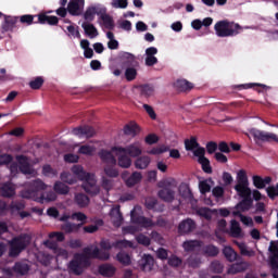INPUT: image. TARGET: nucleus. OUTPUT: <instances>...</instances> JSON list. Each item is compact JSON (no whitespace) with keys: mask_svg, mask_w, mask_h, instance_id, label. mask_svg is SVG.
<instances>
[{"mask_svg":"<svg viewBox=\"0 0 278 278\" xmlns=\"http://www.w3.org/2000/svg\"><path fill=\"white\" fill-rule=\"evenodd\" d=\"M71 170L72 174L68 172H63L61 174L62 181H65V184H76L77 179H80V181H84L83 188L88 194H91L92 197L99 194L101 189L97 186V177L94 174L84 170L81 165H74Z\"/></svg>","mask_w":278,"mask_h":278,"instance_id":"nucleus-2","label":"nucleus"},{"mask_svg":"<svg viewBox=\"0 0 278 278\" xmlns=\"http://www.w3.org/2000/svg\"><path fill=\"white\" fill-rule=\"evenodd\" d=\"M45 80H42L41 77H37L35 80L30 81L29 86L33 88V90H38Z\"/></svg>","mask_w":278,"mask_h":278,"instance_id":"nucleus-63","label":"nucleus"},{"mask_svg":"<svg viewBox=\"0 0 278 278\" xmlns=\"http://www.w3.org/2000/svg\"><path fill=\"white\" fill-rule=\"evenodd\" d=\"M123 179H125L126 186L132 188V186H136L142 181V174L140 172H135L128 178H126L125 174H123Z\"/></svg>","mask_w":278,"mask_h":278,"instance_id":"nucleus-16","label":"nucleus"},{"mask_svg":"<svg viewBox=\"0 0 278 278\" xmlns=\"http://www.w3.org/2000/svg\"><path fill=\"white\" fill-rule=\"evenodd\" d=\"M72 220H77V223H80L78 225H86V222L88 220V216H86V214L78 212V213H74L72 214Z\"/></svg>","mask_w":278,"mask_h":278,"instance_id":"nucleus-48","label":"nucleus"},{"mask_svg":"<svg viewBox=\"0 0 278 278\" xmlns=\"http://www.w3.org/2000/svg\"><path fill=\"white\" fill-rule=\"evenodd\" d=\"M244 268H247L245 263L235 264L228 268V273H229V275H236V273H242V270H244Z\"/></svg>","mask_w":278,"mask_h":278,"instance_id":"nucleus-50","label":"nucleus"},{"mask_svg":"<svg viewBox=\"0 0 278 278\" xmlns=\"http://www.w3.org/2000/svg\"><path fill=\"white\" fill-rule=\"evenodd\" d=\"M179 194L182 198V201L186 203H194V198L192 197V191H190V188L186 185H181L179 187Z\"/></svg>","mask_w":278,"mask_h":278,"instance_id":"nucleus-18","label":"nucleus"},{"mask_svg":"<svg viewBox=\"0 0 278 278\" xmlns=\"http://www.w3.org/2000/svg\"><path fill=\"white\" fill-rule=\"evenodd\" d=\"M194 229V222L192 219L184 220L178 226L180 233H190Z\"/></svg>","mask_w":278,"mask_h":278,"instance_id":"nucleus-23","label":"nucleus"},{"mask_svg":"<svg viewBox=\"0 0 278 278\" xmlns=\"http://www.w3.org/2000/svg\"><path fill=\"white\" fill-rule=\"evenodd\" d=\"M139 213L140 208L132 210L130 226L123 228L124 233H136L138 231H142V229L147 227H153V222L142 216H138Z\"/></svg>","mask_w":278,"mask_h":278,"instance_id":"nucleus-4","label":"nucleus"},{"mask_svg":"<svg viewBox=\"0 0 278 278\" xmlns=\"http://www.w3.org/2000/svg\"><path fill=\"white\" fill-rule=\"evenodd\" d=\"M155 88L153 86L146 85L141 88V94L143 97H153Z\"/></svg>","mask_w":278,"mask_h":278,"instance_id":"nucleus-57","label":"nucleus"},{"mask_svg":"<svg viewBox=\"0 0 278 278\" xmlns=\"http://www.w3.org/2000/svg\"><path fill=\"white\" fill-rule=\"evenodd\" d=\"M42 173L46 177H55L58 175V170L53 169L50 165H45Z\"/></svg>","mask_w":278,"mask_h":278,"instance_id":"nucleus-58","label":"nucleus"},{"mask_svg":"<svg viewBox=\"0 0 278 278\" xmlns=\"http://www.w3.org/2000/svg\"><path fill=\"white\" fill-rule=\"evenodd\" d=\"M198 214L199 216H203V218H206V220H210V218H212V216L214 215V212L208 208L202 207L198 210Z\"/></svg>","mask_w":278,"mask_h":278,"instance_id":"nucleus-56","label":"nucleus"},{"mask_svg":"<svg viewBox=\"0 0 278 278\" xmlns=\"http://www.w3.org/2000/svg\"><path fill=\"white\" fill-rule=\"evenodd\" d=\"M102 12H105V8L101 5H96L88 8L85 12V20L86 21H94V16H101Z\"/></svg>","mask_w":278,"mask_h":278,"instance_id":"nucleus-15","label":"nucleus"},{"mask_svg":"<svg viewBox=\"0 0 278 278\" xmlns=\"http://www.w3.org/2000/svg\"><path fill=\"white\" fill-rule=\"evenodd\" d=\"M100 23L105 26L106 29L114 27V21L110 15L105 14V12L100 13Z\"/></svg>","mask_w":278,"mask_h":278,"instance_id":"nucleus-32","label":"nucleus"},{"mask_svg":"<svg viewBox=\"0 0 278 278\" xmlns=\"http://www.w3.org/2000/svg\"><path fill=\"white\" fill-rule=\"evenodd\" d=\"M182 247L185 251H198L201 248V243L199 241H186Z\"/></svg>","mask_w":278,"mask_h":278,"instance_id":"nucleus-45","label":"nucleus"},{"mask_svg":"<svg viewBox=\"0 0 278 278\" xmlns=\"http://www.w3.org/2000/svg\"><path fill=\"white\" fill-rule=\"evenodd\" d=\"M149 164H151V157L149 156H140L135 162V166L139 170H144L146 168H149Z\"/></svg>","mask_w":278,"mask_h":278,"instance_id":"nucleus-26","label":"nucleus"},{"mask_svg":"<svg viewBox=\"0 0 278 278\" xmlns=\"http://www.w3.org/2000/svg\"><path fill=\"white\" fill-rule=\"evenodd\" d=\"M235 190L241 199H249V197H251V188H249V185H236Z\"/></svg>","mask_w":278,"mask_h":278,"instance_id":"nucleus-24","label":"nucleus"},{"mask_svg":"<svg viewBox=\"0 0 278 278\" xmlns=\"http://www.w3.org/2000/svg\"><path fill=\"white\" fill-rule=\"evenodd\" d=\"M268 251L271 268L278 271V241H270Z\"/></svg>","mask_w":278,"mask_h":278,"instance_id":"nucleus-12","label":"nucleus"},{"mask_svg":"<svg viewBox=\"0 0 278 278\" xmlns=\"http://www.w3.org/2000/svg\"><path fill=\"white\" fill-rule=\"evenodd\" d=\"M125 77L127 81H134V79L138 77V71L136 70V67H127L125 71Z\"/></svg>","mask_w":278,"mask_h":278,"instance_id":"nucleus-47","label":"nucleus"},{"mask_svg":"<svg viewBox=\"0 0 278 278\" xmlns=\"http://www.w3.org/2000/svg\"><path fill=\"white\" fill-rule=\"evenodd\" d=\"M252 181H253V186L257 188V190H264V188H266V186H268V184L273 181V178L268 176L265 178H262L261 176H253Z\"/></svg>","mask_w":278,"mask_h":278,"instance_id":"nucleus-17","label":"nucleus"},{"mask_svg":"<svg viewBox=\"0 0 278 278\" xmlns=\"http://www.w3.org/2000/svg\"><path fill=\"white\" fill-rule=\"evenodd\" d=\"M43 244L47 247V249H50V251H52V253H54V255L56 257V262H60L61 257H62V260H66V257H68V252H66V250H64L62 248H58L55 242L48 240V241H45Z\"/></svg>","mask_w":278,"mask_h":278,"instance_id":"nucleus-10","label":"nucleus"},{"mask_svg":"<svg viewBox=\"0 0 278 278\" xmlns=\"http://www.w3.org/2000/svg\"><path fill=\"white\" fill-rule=\"evenodd\" d=\"M230 235L232 238H242L244 236L242 228H240V224L236 220H231L230 223Z\"/></svg>","mask_w":278,"mask_h":278,"instance_id":"nucleus-25","label":"nucleus"},{"mask_svg":"<svg viewBox=\"0 0 278 278\" xmlns=\"http://www.w3.org/2000/svg\"><path fill=\"white\" fill-rule=\"evenodd\" d=\"M67 31L70 34V36H72L73 38H79V29H77V26H73L70 25L67 26Z\"/></svg>","mask_w":278,"mask_h":278,"instance_id":"nucleus-64","label":"nucleus"},{"mask_svg":"<svg viewBox=\"0 0 278 278\" xmlns=\"http://www.w3.org/2000/svg\"><path fill=\"white\" fill-rule=\"evenodd\" d=\"M80 47L84 49V55L87 59L92 58L94 55V51H92V48H90V42L86 39L80 41Z\"/></svg>","mask_w":278,"mask_h":278,"instance_id":"nucleus-33","label":"nucleus"},{"mask_svg":"<svg viewBox=\"0 0 278 278\" xmlns=\"http://www.w3.org/2000/svg\"><path fill=\"white\" fill-rule=\"evenodd\" d=\"M136 240L139 244H143V247H149V244H151V239L144 235L137 236Z\"/></svg>","mask_w":278,"mask_h":278,"instance_id":"nucleus-60","label":"nucleus"},{"mask_svg":"<svg viewBox=\"0 0 278 278\" xmlns=\"http://www.w3.org/2000/svg\"><path fill=\"white\" fill-rule=\"evenodd\" d=\"M54 192L56 194H68V186H66L64 182L56 181L53 187Z\"/></svg>","mask_w":278,"mask_h":278,"instance_id":"nucleus-38","label":"nucleus"},{"mask_svg":"<svg viewBox=\"0 0 278 278\" xmlns=\"http://www.w3.org/2000/svg\"><path fill=\"white\" fill-rule=\"evenodd\" d=\"M110 216H111V223L115 227H121V225H123V215L121 214V208L118 207L112 208Z\"/></svg>","mask_w":278,"mask_h":278,"instance_id":"nucleus-20","label":"nucleus"},{"mask_svg":"<svg viewBox=\"0 0 278 278\" xmlns=\"http://www.w3.org/2000/svg\"><path fill=\"white\" fill-rule=\"evenodd\" d=\"M159 197L163 201H173L175 199V191L170 188H164L159 192Z\"/></svg>","mask_w":278,"mask_h":278,"instance_id":"nucleus-29","label":"nucleus"},{"mask_svg":"<svg viewBox=\"0 0 278 278\" xmlns=\"http://www.w3.org/2000/svg\"><path fill=\"white\" fill-rule=\"evenodd\" d=\"M38 21L41 24L48 23V25H58V17L56 16H48L46 14H40L38 16Z\"/></svg>","mask_w":278,"mask_h":278,"instance_id":"nucleus-34","label":"nucleus"},{"mask_svg":"<svg viewBox=\"0 0 278 278\" xmlns=\"http://www.w3.org/2000/svg\"><path fill=\"white\" fill-rule=\"evenodd\" d=\"M167 151H168V148H166V146H159L148 151V153L150 155H162V153H166Z\"/></svg>","mask_w":278,"mask_h":278,"instance_id":"nucleus-53","label":"nucleus"},{"mask_svg":"<svg viewBox=\"0 0 278 278\" xmlns=\"http://www.w3.org/2000/svg\"><path fill=\"white\" fill-rule=\"evenodd\" d=\"M123 153H126L124 148L113 147L111 151L101 150L99 152V156L103 162H109V164H116V159L114 155H123Z\"/></svg>","mask_w":278,"mask_h":278,"instance_id":"nucleus-7","label":"nucleus"},{"mask_svg":"<svg viewBox=\"0 0 278 278\" xmlns=\"http://www.w3.org/2000/svg\"><path fill=\"white\" fill-rule=\"evenodd\" d=\"M127 5H129V0H112L111 8L115 10H126Z\"/></svg>","mask_w":278,"mask_h":278,"instance_id":"nucleus-43","label":"nucleus"},{"mask_svg":"<svg viewBox=\"0 0 278 278\" xmlns=\"http://www.w3.org/2000/svg\"><path fill=\"white\" fill-rule=\"evenodd\" d=\"M193 154L198 157L199 164H201L204 173H212V166H210V160L205 157V148L197 147L193 150Z\"/></svg>","mask_w":278,"mask_h":278,"instance_id":"nucleus-8","label":"nucleus"},{"mask_svg":"<svg viewBox=\"0 0 278 278\" xmlns=\"http://www.w3.org/2000/svg\"><path fill=\"white\" fill-rule=\"evenodd\" d=\"M16 188L12 184H7L1 188V194L3 197H14Z\"/></svg>","mask_w":278,"mask_h":278,"instance_id":"nucleus-41","label":"nucleus"},{"mask_svg":"<svg viewBox=\"0 0 278 278\" xmlns=\"http://www.w3.org/2000/svg\"><path fill=\"white\" fill-rule=\"evenodd\" d=\"M97 148L90 144H84L78 149V153L81 155H94Z\"/></svg>","mask_w":278,"mask_h":278,"instance_id":"nucleus-36","label":"nucleus"},{"mask_svg":"<svg viewBox=\"0 0 278 278\" xmlns=\"http://www.w3.org/2000/svg\"><path fill=\"white\" fill-rule=\"evenodd\" d=\"M117 260L121 262V264H125L126 266L131 264V258L125 253L117 254Z\"/></svg>","mask_w":278,"mask_h":278,"instance_id":"nucleus-62","label":"nucleus"},{"mask_svg":"<svg viewBox=\"0 0 278 278\" xmlns=\"http://www.w3.org/2000/svg\"><path fill=\"white\" fill-rule=\"evenodd\" d=\"M118 157V166H121L122 168H129V166H131V159L129 156H125L127 155V153H123V154H117Z\"/></svg>","mask_w":278,"mask_h":278,"instance_id":"nucleus-37","label":"nucleus"},{"mask_svg":"<svg viewBox=\"0 0 278 278\" xmlns=\"http://www.w3.org/2000/svg\"><path fill=\"white\" fill-rule=\"evenodd\" d=\"M157 53L159 50L155 47H149L146 49L144 52V62H146V66H155V64L157 63Z\"/></svg>","mask_w":278,"mask_h":278,"instance_id":"nucleus-13","label":"nucleus"},{"mask_svg":"<svg viewBox=\"0 0 278 278\" xmlns=\"http://www.w3.org/2000/svg\"><path fill=\"white\" fill-rule=\"evenodd\" d=\"M237 185H249V176H247V170L240 169L237 172Z\"/></svg>","mask_w":278,"mask_h":278,"instance_id":"nucleus-42","label":"nucleus"},{"mask_svg":"<svg viewBox=\"0 0 278 278\" xmlns=\"http://www.w3.org/2000/svg\"><path fill=\"white\" fill-rule=\"evenodd\" d=\"M30 242H31V237L27 235L13 239L10 242V251H9L10 257H16V255H18L21 251H23L25 247H27V244H29Z\"/></svg>","mask_w":278,"mask_h":278,"instance_id":"nucleus-6","label":"nucleus"},{"mask_svg":"<svg viewBox=\"0 0 278 278\" xmlns=\"http://www.w3.org/2000/svg\"><path fill=\"white\" fill-rule=\"evenodd\" d=\"M74 136H77L78 138H92L94 134V128L85 126V127H78L73 129Z\"/></svg>","mask_w":278,"mask_h":278,"instance_id":"nucleus-14","label":"nucleus"},{"mask_svg":"<svg viewBox=\"0 0 278 278\" xmlns=\"http://www.w3.org/2000/svg\"><path fill=\"white\" fill-rule=\"evenodd\" d=\"M212 194L213 197H215V199H223V194H225V189L223 187H215L212 190Z\"/></svg>","mask_w":278,"mask_h":278,"instance_id":"nucleus-61","label":"nucleus"},{"mask_svg":"<svg viewBox=\"0 0 278 278\" xmlns=\"http://www.w3.org/2000/svg\"><path fill=\"white\" fill-rule=\"evenodd\" d=\"M124 134H126V136H138V134H140V126H138V124H128L124 127Z\"/></svg>","mask_w":278,"mask_h":278,"instance_id":"nucleus-30","label":"nucleus"},{"mask_svg":"<svg viewBox=\"0 0 278 278\" xmlns=\"http://www.w3.org/2000/svg\"><path fill=\"white\" fill-rule=\"evenodd\" d=\"M83 29H85V33L89 38H97L99 36V30L94 27V25L90 23H83L81 25Z\"/></svg>","mask_w":278,"mask_h":278,"instance_id":"nucleus-28","label":"nucleus"},{"mask_svg":"<svg viewBox=\"0 0 278 278\" xmlns=\"http://www.w3.org/2000/svg\"><path fill=\"white\" fill-rule=\"evenodd\" d=\"M266 192L269 199H276V197H278V184L267 187Z\"/></svg>","mask_w":278,"mask_h":278,"instance_id":"nucleus-54","label":"nucleus"},{"mask_svg":"<svg viewBox=\"0 0 278 278\" xmlns=\"http://www.w3.org/2000/svg\"><path fill=\"white\" fill-rule=\"evenodd\" d=\"M18 162H20V168L22 170V173L24 175H36V170H34L30 166H29V160H27V157L25 156H20L18 157Z\"/></svg>","mask_w":278,"mask_h":278,"instance_id":"nucleus-19","label":"nucleus"},{"mask_svg":"<svg viewBox=\"0 0 278 278\" xmlns=\"http://www.w3.org/2000/svg\"><path fill=\"white\" fill-rule=\"evenodd\" d=\"M176 88H178V90H192V84L186 79H179L176 81L175 84Z\"/></svg>","mask_w":278,"mask_h":278,"instance_id":"nucleus-44","label":"nucleus"},{"mask_svg":"<svg viewBox=\"0 0 278 278\" xmlns=\"http://www.w3.org/2000/svg\"><path fill=\"white\" fill-rule=\"evenodd\" d=\"M212 186H214V180H212V178L201 180L199 182V190L201 194H206V192H210V190H212Z\"/></svg>","mask_w":278,"mask_h":278,"instance_id":"nucleus-27","label":"nucleus"},{"mask_svg":"<svg viewBox=\"0 0 278 278\" xmlns=\"http://www.w3.org/2000/svg\"><path fill=\"white\" fill-rule=\"evenodd\" d=\"M140 264H141L142 270H144L146 273H150V270H153V266H155V261L151 255H143Z\"/></svg>","mask_w":278,"mask_h":278,"instance_id":"nucleus-21","label":"nucleus"},{"mask_svg":"<svg viewBox=\"0 0 278 278\" xmlns=\"http://www.w3.org/2000/svg\"><path fill=\"white\" fill-rule=\"evenodd\" d=\"M224 255L228 260V262H236L238 260V254L231 247H225L224 248Z\"/></svg>","mask_w":278,"mask_h":278,"instance_id":"nucleus-39","label":"nucleus"},{"mask_svg":"<svg viewBox=\"0 0 278 278\" xmlns=\"http://www.w3.org/2000/svg\"><path fill=\"white\" fill-rule=\"evenodd\" d=\"M75 202L77 205H79V207H86V205L90 203V199H88L85 194L78 193L75 197Z\"/></svg>","mask_w":278,"mask_h":278,"instance_id":"nucleus-46","label":"nucleus"},{"mask_svg":"<svg viewBox=\"0 0 278 278\" xmlns=\"http://www.w3.org/2000/svg\"><path fill=\"white\" fill-rule=\"evenodd\" d=\"M28 270L29 268L25 264L17 263L14 266V271L18 273L20 275H25V273H27Z\"/></svg>","mask_w":278,"mask_h":278,"instance_id":"nucleus-59","label":"nucleus"},{"mask_svg":"<svg viewBox=\"0 0 278 278\" xmlns=\"http://www.w3.org/2000/svg\"><path fill=\"white\" fill-rule=\"evenodd\" d=\"M106 38H108V47L111 50H116L118 49V40L114 37V33L108 31L106 33Z\"/></svg>","mask_w":278,"mask_h":278,"instance_id":"nucleus-35","label":"nucleus"},{"mask_svg":"<svg viewBox=\"0 0 278 278\" xmlns=\"http://www.w3.org/2000/svg\"><path fill=\"white\" fill-rule=\"evenodd\" d=\"M109 249H112L110 242L102 241L101 250H98L96 247H90L85 249L84 254H76L74 260L70 263V270L75 275H81L84 273V268L88 266L90 257H97L98 260H110V253H108Z\"/></svg>","mask_w":278,"mask_h":278,"instance_id":"nucleus-1","label":"nucleus"},{"mask_svg":"<svg viewBox=\"0 0 278 278\" xmlns=\"http://www.w3.org/2000/svg\"><path fill=\"white\" fill-rule=\"evenodd\" d=\"M103 226V220H98L94 225H90V226H85L84 227V231L86 233H94L97 231H99V227Z\"/></svg>","mask_w":278,"mask_h":278,"instance_id":"nucleus-49","label":"nucleus"},{"mask_svg":"<svg viewBox=\"0 0 278 278\" xmlns=\"http://www.w3.org/2000/svg\"><path fill=\"white\" fill-rule=\"evenodd\" d=\"M79 227H81V225L67 223L63 225V231L66 233H73V231H77Z\"/></svg>","mask_w":278,"mask_h":278,"instance_id":"nucleus-55","label":"nucleus"},{"mask_svg":"<svg viewBox=\"0 0 278 278\" xmlns=\"http://www.w3.org/2000/svg\"><path fill=\"white\" fill-rule=\"evenodd\" d=\"M185 147L187 151H194L199 147V143L197 142V138H191L190 140H186Z\"/></svg>","mask_w":278,"mask_h":278,"instance_id":"nucleus-52","label":"nucleus"},{"mask_svg":"<svg viewBox=\"0 0 278 278\" xmlns=\"http://www.w3.org/2000/svg\"><path fill=\"white\" fill-rule=\"evenodd\" d=\"M99 273L103 277H113L114 273H116V268L112 265H102L99 267Z\"/></svg>","mask_w":278,"mask_h":278,"instance_id":"nucleus-31","label":"nucleus"},{"mask_svg":"<svg viewBox=\"0 0 278 278\" xmlns=\"http://www.w3.org/2000/svg\"><path fill=\"white\" fill-rule=\"evenodd\" d=\"M250 134L256 139L262 140L263 142H278L277 135L273 132H264L262 130H257L255 128H252L250 130Z\"/></svg>","mask_w":278,"mask_h":278,"instance_id":"nucleus-9","label":"nucleus"},{"mask_svg":"<svg viewBox=\"0 0 278 278\" xmlns=\"http://www.w3.org/2000/svg\"><path fill=\"white\" fill-rule=\"evenodd\" d=\"M244 200L237 205V210L239 212H247L251 210V206L253 205V200H250L249 198H243Z\"/></svg>","mask_w":278,"mask_h":278,"instance_id":"nucleus-40","label":"nucleus"},{"mask_svg":"<svg viewBox=\"0 0 278 278\" xmlns=\"http://www.w3.org/2000/svg\"><path fill=\"white\" fill-rule=\"evenodd\" d=\"M240 251H241V255H247L248 257H253V255H255V252L253 250H249V248H247V244L244 243H237Z\"/></svg>","mask_w":278,"mask_h":278,"instance_id":"nucleus-51","label":"nucleus"},{"mask_svg":"<svg viewBox=\"0 0 278 278\" xmlns=\"http://www.w3.org/2000/svg\"><path fill=\"white\" fill-rule=\"evenodd\" d=\"M215 34L219 38H229V36H237L242 31L239 24L229 21H219L214 26Z\"/></svg>","mask_w":278,"mask_h":278,"instance_id":"nucleus-5","label":"nucleus"},{"mask_svg":"<svg viewBox=\"0 0 278 278\" xmlns=\"http://www.w3.org/2000/svg\"><path fill=\"white\" fill-rule=\"evenodd\" d=\"M125 151L130 157H138V155H142V146H140V142H135L125 149Z\"/></svg>","mask_w":278,"mask_h":278,"instance_id":"nucleus-22","label":"nucleus"},{"mask_svg":"<svg viewBox=\"0 0 278 278\" xmlns=\"http://www.w3.org/2000/svg\"><path fill=\"white\" fill-rule=\"evenodd\" d=\"M34 188L35 190L33 191H23L22 197L24 199H33V201H37V203H51V201L58 199V195L53 192H40V190H47V185H45L42 180H36L34 182Z\"/></svg>","mask_w":278,"mask_h":278,"instance_id":"nucleus-3","label":"nucleus"},{"mask_svg":"<svg viewBox=\"0 0 278 278\" xmlns=\"http://www.w3.org/2000/svg\"><path fill=\"white\" fill-rule=\"evenodd\" d=\"M85 5L86 0H70L67 4V12H70L73 16H79V14L84 12Z\"/></svg>","mask_w":278,"mask_h":278,"instance_id":"nucleus-11","label":"nucleus"}]
</instances>
